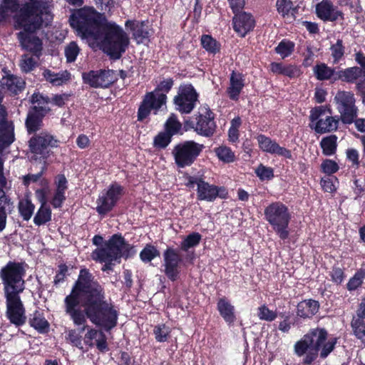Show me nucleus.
Wrapping results in <instances>:
<instances>
[{"instance_id":"nucleus-1","label":"nucleus","mask_w":365,"mask_h":365,"mask_svg":"<svg viewBox=\"0 0 365 365\" xmlns=\"http://www.w3.org/2000/svg\"><path fill=\"white\" fill-rule=\"evenodd\" d=\"M70 23L78 36L94 41L113 58H119L128 46L129 38L123 29L106 21L92 7L85 6L75 11L70 18Z\"/></svg>"},{"instance_id":"nucleus-2","label":"nucleus","mask_w":365,"mask_h":365,"mask_svg":"<svg viewBox=\"0 0 365 365\" xmlns=\"http://www.w3.org/2000/svg\"><path fill=\"white\" fill-rule=\"evenodd\" d=\"M78 287L86 299V314L91 322L106 330L117 324L118 312L114 306L105 300L104 292L99 284L86 270L81 269L78 279Z\"/></svg>"},{"instance_id":"nucleus-3","label":"nucleus","mask_w":365,"mask_h":365,"mask_svg":"<svg viewBox=\"0 0 365 365\" xmlns=\"http://www.w3.org/2000/svg\"><path fill=\"white\" fill-rule=\"evenodd\" d=\"M29 5L21 7L15 16L16 23L23 28L18 37L22 47L33 53L37 58L41 54L43 48L41 40L34 34L47 27L53 19L50 12H32Z\"/></svg>"},{"instance_id":"nucleus-4","label":"nucleus","mask_w":365,"mask_h":365,"mask_svg":"<svg viewBox=\"0 0 365 365\" xmlns=\"http://www.w3.org/2000/svg\"><path fill=\"white\" fill-rule=\"evenodd\" d=\"M132 247L125 243L121 235H114L105 245L96 249L91 254V257L96 261L105 262L103 271L111 269L110 263L121 257H128Z\"/></svg>"},{"instance_id":"nucleus-5","label":"nucleus","mask_w":365,"mask_h":365,"mask_svg":"<svg viewBox=\"0 0 365 365\" xmlns=\"http://www.w3.org/2000/svg\"><path fill=\"white\" fill-rule=\"evenodd\" d=\"M26 270L23 264L9 262L0 271L5 296L18 295L24 289Z\"/></svg>"},{"instance_id":"nucleus-6","label":"nucleus","mask_w":365,"mask_h":365,"mask_svg":"<svg viewBox=\"0 0 365 365\" xmlns=\"http://www.w3.org/2000/svg\"><path fill=\"white\" fill-rule=\"evenodd\" d=\"M264 215L265 220L280 239L288 238L291 215L286 205L280 202H272L265 207Z\"/></svg>"},{"instance_id":"nucleus-7","label":"nucleus","mask_w":365,"mask_h":365,"mask_svg":"<svg viewBox=\"0 0 365 365\" xmlns=\"http://www.w3.org/2000/svg\"><path fill=\"white\" fill-rule=\"evenodd\" d=\"M59 141L48 132H41L34 135L29 141V145L32 154L31 159L43 160V163L51 155V149L57 148Z\"/></svg>"},{"instance_id":"nucleus-8","label":"nucleus","mask_w":365,"mask_h":365,"mask_svg":"<svg viewBox=\"0 0 365 365\" xmlns=\"http://www.w3.org/2000/svg\"><path fill=\"white\" fill-rule=\"evenodd\" d=\"M334 103L340 114V120L346 124H351L357 116L358 109L353 93L339 91L334 98Z\"/></svg>"},{"instance_id":"nucleus-9","label":"nucleus","mask_w":365,"mask_h":365,"mask_svg":"<svg viewBox=\"0 0 365 365\" xmlns=\"http://www.w3.org/2000/svg\"><path fill=\"white\" fill-rule=\"evenodd\" d=\"M202 148V145L191 140L176 145L172 151L175 163L180 168L190 165L199 155Z\"/></svg>"},{"instance_id":"nucleus-10","label":"nucleus","mask_w":365,"mask_h":365,"mask_svg":"<svg viewBox=\"0 0 365 365\" xmlns=\"http://www.w3.org/2000/svg\"><path fill=\"white\" fill-rule=\"evenodd\" d=\"M83 291L78 287V281L76 282L71 293L65 299L66 312L73 320L74 324L82 325L86 322L85 314L83 311L78 308L81 302L86 308V299L81 295Z\"/></svg>"},{"instance_id":"nucleus-11","label":"nucleus","mask_w":365,"mask_h":365,"mask_svg":"<svg viewBox=\"0 0 365 365\" xmlns=\"http://www.w3.org/2000/svg\"><path fill=\"white\" fill-rule=\"evenodd\" d=\"M310 120L314 123V130L318 133H325L336 130L339 118L336 116L326 115L325 109L320 106L311 110Z\"/></svg>"},{"instance_id":"nucleus-12","label":"nucleus","mask_w":365,"mask_h":365,"mask_svg":"<svg viewBox=\"0 0 365 365\" xmlns=\"http://www.w3.org/2000/svg\"><path fill=\"white\" fill-rule=\"evenodd\" d=\"M166 99V94L159 92V91H153L146 93L138 109V120H143L147 118L152 110L155 111V113H157L158 110L165 106Z\"/></svg>"},{"instance_id":"nucleus-13","label":"nucleus","mask_w":365,"mask_h":365,"mask_svg":"<svg viewBox=\"0 0 365 365\" xmlns=\"http://www.w3.org/2000/svg\"><path fill=\"white\" fill-rule=\"evenodd\" d=\"M197 93L192 86H181L178 95L174 98L176 109L181 113H191L197 101Z\"/></svg>"},{"instance_id":"nucleus-14","label":"nucleus","mask_w":365,"mask_h":365,"mask_svg":"<svg viewBox=\"0 0 365 365\" xmlns=\"http://www.w3.org/2000/svg\"><path fill=\"white\" fill-rule=\"evenodd\" d=\"M5 297L6 299V317L10 322L16 327L24 324L26 317L19 294L5 296Z\"/></svg>"},{"instance_id":"nucleus-15","label":"nucleus","mask_w":365,"mask_h":365,"mask_svg":"<svg viewBox=\"0 0 365 365\" xmlns=\"http://www.w3.org/2000/svg\"><path fill=\"white\" fill-rule=\"evenodd\" d=\"M123 194V187L113 184L108 190L99 196L97 200L96 210L99 214H106L110 211Z\"/></svg>"},{"instance_id":"nucleus-16","label":"nucleus","mask_w":365,"mask_h":365,"mask_svg":"<svg viewBox=\"0 0 365 365\" xmlns=\"http://www.w3.org/2000/svg\"><path fill=\"white\" fill-rule=\"evenodd\" d=\"M82 76L84 83L93 88H106L117 80V73L112 70L91 71Z\"/></svg>"},{"instance_id":"nucleus-17","label":"nucleus","mask_w":365,"mask_h":365,"mask_svg":"<svg viewBox=\"0 0 365 365\" xmlns=\"http://www.w3.org/2000/svg\"><path fill=\"white\" fill-rule=\"evenodd\" d=\"M186 185L194 187L197 185V195L200 200L213 201L220 194V188L206 182L200 178L189 176Z\"/></svg>"},{"instance_id":"nucleus-18","label":"nucleus","mask_w":365,"mask_h":365,"mask_svg":"<svg viewBox=\"0 0 365 365\" xmlns=\"http://www.w3.org/2000/svg\"><path fill=\"white\" fill-rule=\"evenodd\" d=\"M215 128L212 112L207 108L202 109L196 117V123L193 126L194 130L199 135L209 137L214 133Z\"/></svg>"},{"instance_id":"nucleus-19","label":"nucleus","mask_w":365,"mask_h":365,"mask_svg":"<svg viewBox=\"0 0 365 365\" xmlns=\"http://www.w3.org/2000/svg\"><path fill=\"white\" fill-rule=\"evenodd\" d=\"M317 16L324 21L344 19V14L330 0H322L316 5Z\"/></svg>"},{"instance_id":"nucleus-20","label":"nucleus","mask_w":365,"mask_h":365,"mask_svg":"<svg viewBox=\"0 0 365 365\" xmlns=\"http://www.w3.org/2000/svg\"><path fill=\"white\" fill-rule=\"evenodd\" d=\"M6 184L5 176L0 175V231L5 229L7 215L12 212L14 207L13 202L4 190Z\"/></svg>"},{"instance_id":"nucleus-21","label":"nucleus","mask_w":365,"mask_h":365,"mask_svg":"<svg viewBox=\"0 0 365 365\" xmlns=\"http://www.w3.org/2000/svg\"><path fill=\"white\" fill-rule=\"evenodd\" d=\"M165 273L167 277L175 281L179 274V264L182 261L180 255L173 249L168 248L163 254Z\"/></svg>"},{"instance_id":"nucleus-22","label":"nucleus","mask_w":365,"mask_h":365,"mask_svg":"<svg viewBox=\"0 0 365 365\" xmlns=\"http://www.w3.org/2000/svg\"><path fill=\"white\" fill-rule=\"evenodd\" d=\"M257 140L259 148L266 153L274 154L286 158H291V152L284 147H281L276 141L265 136L264 135H259Z\"/></svg>"},{"instance_id":"nucleus-23","label":"nucleus","mask_w":365,"mask_h":365,"mask_svg":"<svg viewBox=\"0 0 365 365\" xmlns=\"http://www.w3.org/2000/svg\"><path fill=\"white\" fill-rule=\"evenodd\" d=\"M233 23L235 31L242 37L252 30L255 26L252 16L245 12L236 14L233 19Z\"/></svg>"},{"instance_id":"nucleus-24","label":"nucleus","mask_w":365,"mask_h":365,"mask_svg":"<svg viewBox=\"0 0 365 365\" xmlns=\"http://www.w3.org/2000/svg\"><path fill=\"white\" fill-rule=\"evenodd\" d=\"M1 86L12 94H17L21 92L25 86L24 81L19 76L8 74L1 79Z\"/></svg>"},{"instance_id":"nucleus-25","label":"nucleus","mask_w":365,"mask_h":365,"mask_svg":"<svg viewBox=\"0 0 365 365\" xmlns=\"http://www.w3.org/2000/svg\"><path fill=\"white\" fill-rule=\"evenodd\" d=\"M360 78H363L362 69L358 66H353L338 71L334 81L341 80L346 83H354Z\"/></svg>"},{"instance_id":"nucleus-26","label":"nucleus","mask_w":365,"mask_h":365,"mask_svg":"<svg viewBox=\"0 0 365 365\" xmlns=\"http://www.w3.org/2000/svg\"><path fill=\"white\" fill-rule=\"evenodd\" d=\"M244 87L243 76L237 72H232L230 79V86L227 93L232 100H237L238 96Z\"/></svg>"},{"instance_id":"nucleus-27","label":"nucleus","mask_w":365,"mask_h":365,"mask_svg":"<svg viewBox=\"0 0 365 365\" xmlns=\"http://www.w3.org/2000/svg\"><path fill=\"white\" fill-rule=\"evenodd\" d=\"M125 26L133 32V36L138 43H143L148 38L149 33L144 22L128 21Z\"/></svg>"},{"instance_id":"nucleus-28","label":"nucleus","mask_w":365,"mask_h":365,"mask_svg":"<svg viewBox=\"0 0 365 365\" xmlns=\"http://www.w3.org/2000/svg\"><path fill=\"white\" fill-rule=\"evenodd\" d=\"M270 70L275 74H282L289 78H297L300 76V69L294 65H284L279 63H272Z\"/></svg>"},{"instance_id":"nucleus-29","label":"nucleus","mask_w":365,"mask_h":365,"mask_svg":"<svg viewBox=\"0 0 365 365\" xmlns=\"http://www.w3.org/2000/svg\"><path fill=\"white\" fill-rule=\"evenodd\" d=\"M319 309L318 302L315 300H304L297 305V315L300 317H311L315 314Z\"/></svg>"},{"instance_id":"nucleus-30","label":"nucleus","mask_w":365,"mask_h":365,"mask_svg":"<svg viewBox=\"0 0 365 365\" xmlns=\"http://www.w3.org/2000/svg\"><path fill=\"white\" fill-rule=\"evenodd\" d=\"M217 309L226 322L232 324L235 322V315L234 306L226 299L222 298L218 301Z\"/></svg>"},{"instance_id":"nucleus-31","label":"nucleus","mask_w":365,"mask_h":365,"mask_svg":"<svg viewBox=\"0 0 365 365\" xmlns=\"http://www.w3.org/2000/svg\"><path fill=\"white\" fill-rule=\"evenodd\" d=\"M327 331L323 329H316L312 330L305 336L309 338V344L312 347L314 351L317 352L319 348L322 347L323 343L327 339Z\"/></svg>"},{"instance_id":"nucleus-32","label":"nucleus","mask_w":365,"mask_h":365,"mask_svg":"<svg viewBox=\"0 0 365 365\" xmlns=\"http://www.w3.org/2000/svg\"><path fill=\"white\" fill-rule=\"evenodd\" d=\"M46 113L30 110L26 120V126L29 133L38 130L42 126V118Z\"/></svg>"},{"instance_id":"nucleus-33","label":"nucleus","mask_w":365,"mask_h":365,"mask_svg":"<svg viewBox=\"0 0 365 365\" xmlns=\"http://www.w3.org/2000/svg\"><path fill=\"white\" fill-rule=\"evenodd\" d=\"M313 71L317 79L319 81L334 80L336 73L334 68L324 63L317 64L314 67Z\"/></svg>"},{"instance_id":"nucleus-34","label":"nucleus","mask_w":365,"mask_h":365,"mask_svg":"<svg viewBox=\"0 0 365 365\" xmlns=\"http://www.w3.org/2000/svg\"><path fill=\"white\" fill-rule=\"evenodd\" d=\"M43 76L47 81L53 86H61L70 78V73L66 71L54 73L50 70H45Z\"/></svg>"},{"instance_id":"nucleus-35","label":"nucleus","mask_w":365,"mask_h":365,"mask_svg":"<svg viewBox=\"0 0 365 365\" xmlns=\"http://www.w3.org/2000/svg\"><path fill=\"white\" fill-rule=\"evenodd\" d=\"M29 324L39 332H45L48 328V322L39 312H35L29 318Z\"/></svg>"},{"instance_id":"nucleus-36","label":"nucleus","mask_w":365,"mask_h":365,"mask_svg":"<svg viewBox=\"0 0 365 365\" xmlns=\"http://www.w3.org/2000/svg\"><path fill=\"white\" fill-rule=\"evenodd\" d=\"M31 102L34 105L31 110H36V112L44 113L49 110L48 98L40 93H34L31 98Z\"/></svg>"},{"instance_id":"nucleus-37","label":"nucleus","mask_w":365,"mask_h":365,"mask_svg":"<svg viewBox=\"0 0 365 365\" xmlns=\"http://www.w3.org/2000/svg\"><path fill=\"white\" fill-rule=\"evenodd\" d=\"M336 140L337 137L335 135H331L322 139L320 145L325 155H331L335 153Z\"/></svg>"},{"instance_id":"nucleus-38","label":"nucleus","mask_w":365,"mask_h":365,"mask_svg":"<svg viewBox=\"0 0 365 365\" xmlns=\"http://www.w3.org/2000/svg\"><path fill=\"white\" fill-rule=\"evenodd\" d=\"M51 220V210L48 205H41L34 218L35 225L40 226Z\"/></svg>"},{"instance_id":"nucleus-39","label":"nucleus","mask_w":365,"mask_h":365,"mask_svg":"<svg viewBox=\"0 0 365 365\" xmlns=\"http://www.w3.org/2000/svg\"><path fill=\"white\" fill-rule=\"evenodd\" d=\"M35 205L29 199H23L19 203V210L22 218L28 221L29 220L34 212Z\"/></svg>"},{"instance_id":"nucleus-40","label":"nucleus","mask_w":365,"mask_h":365,"mask_svg":"<svg viewBox=\"0 0 365 365\" xmlns=\"http://www.w3.org/2000/svg\"><path fill=\"white\" fill-rule=\"evenodd\" d=\"M36 58V56L34 58L29 54L23 55L19 62L21 70L24 73H29L34 70L37 66Z\"/></svg>"},{"instance_id":"nucleus-41","label":"nucleus","mask_w":365,"mask_h":365,"mask_svg":"<svg viewBox=\"0 0 365 365\" xmlns=\"http://www.w3.org/2000/svg\"><path fill=\"white\" fill-rule=\"evenodd\" d=\"M201 240V235L197 232H192L187 235L181 242L180 247L184 251L196 247Z\"/></svg>"},{"instance_id":"nucleus-42","label":"nucleus","mask_w":365,"mask_h":365,"mask_svg":"<svg viewBox=\"0 0 365 365\" xmlns=\"http://www.w3.org/2000/svg\"><path fill=\"white\" fill-rule=\"evenodd\" d=\"M165 128V132L173 136L180 132L182 125L177 119V117L174 114H172L167 120Z\"/></svg>"},{"instance_id":"nucleus-43","label":"nucleus","mask_w":365,"mask_h":365,"mask_svg":"<svg viewBox=\"0 0 365 365\" xmlns=\"http://www.w3.org/2000/svg\"><path fill=\"white\" fill-rule=\"evenodd\" d=\"M215 154L218 158L225 163H232L235 160V156L230 148L220 146L215 148Z\"/></svg>"},{"instance_id":"nucleus-44","label":"nucleus","mask_w":365,"mask_h":365,"mask_svg":"<svg viewBox=\"0 0 365 365\" xmlns=\"http://www.w3.org/2000/svg\"><path fill=\"white\" fill-rule=\"evenodd\" d=\"M159 255V251L150 245H147L140 253V259L144 262H149Z\"/></svg>"},{"instance_id":"nucleus-45","label":"nucleus","mask_w":365,"mask_h":365,"mask_svg":"<svg viewBox=\"0 0 365 365\" xmlns=\"http://www.w3.org/2000/svg\"><path fill=\"white\" fill-rule=\"evenodd\" d=\"M294 47V44L292 41L283 40L275 48V51L282 58H284L291 55Z\"/></svg>"},{"instance_id":"nucleus-46","label":"nucleus","mask_w":365,"mask_h":365,"mask_svg":"<svg viewBox=\"0 0 365 365\" xmlns=\"http://www.w3.org/2000/svg\"><path fill=\"white\" fill-rule=\"evenodd\" d=\"M351 327L355 336L365 344V322L361 319H356L351 322Z\"/></svg>"},{"instance_id":"nucleus-47","label":"nucleus","mask_w":365,"mask_h":365,"mask_svg":"<svg viewBox=\"0 0 365 365\" xmlns=\"http://www.w3.org/2000/svg\"><path fill=\"white\" fill-rule=\"evenodd\" d=\"M171 329L165 324H159L154 328L153 332L155 339L159 342L168 340Z\"/></svg>"},{"instance_id":"nucleus-48","label":"nucleus","mask_w":365,"mask_h":365,"mask_svg":"<svg viewBox=\"0 0 365 365\" xmlns=\"http://www.w3.org/2000/svg\"><path fill=\"white\" fill-rule=\"evenodd\" d=\"M257 317L261 320L272 322L277 317V313L269 309L266 305H262L257 309Z\"/></svg>"},{"instance_id":"nucleus-49","label":"nucleus","mask_w":365,"mask_h":365,"mask_svg":"<svg viewBox=\"0 0 365 365\" xmlns=\"http://www.w3.org/2000/svg\"><path fill=\"white\" fill-rule=\"evenodd\" d=\"M79 52L80 48L76 42L71 41L69 43L64 49L67 62L71 63L75 61Z\"/></svg>"},{"instance_id":"nucleus-50","label":"nucleus","mask_w":365,"mask_h":365,"mask_svg":"<svg viewBox=\"0 0 365 365\" xmlns=\"http://www.w3.org/2000/svg\"><path fill=\"white\" fill-rule=\"evenodd\" d=\"M241 125L240 117L233 118L231 121V125L228 130L229 140L232 143H236L239 138V128Z\"/></svg>"},{"instance_id":"nucleus-51","label":"nucleus","mask_w":365,"mask_h":365,"mask_svg":"<svg viewBox=\"0 0 365 365\" xmlns=\"http://www.w3.org/2000/svg\"><path fill=\"white\" fill-rule=\"evenodd\" d=\"M201 43L202 47L208 52L215 53L219 51V44L210 36H202L201 38Z\"/></svg>"},{"instance_id":"nucleus-52","label":"nucleus","mask_w":365,"mask_h":365,"mask_svg":"<svg viewBox=\"0 0 365 365\" xmlns=\"http://www.w3.org/2000/svg\"><path fill=\"white\" fill-rule=\"evenodd\" d=\"M309 341V336L304 335L302 340L296 343L294 346L295 353L299 356H302L306 351H314Z\"/></svg>"},{"instance_id":"nucleus-53","label":"nucleus","mask_w":365,"mask_h":365,"mask_svg":"<svg viewBox=\"0 0 365 365\" xmlns=\"http://www.w3.org/2000/svg\"><path fill=\"white\" fill-rule=\"evenodd\" d=\"M171 137L167 132H161L154 138V146L158 148H165L171 142Z\"/></svg>"},{"instance_id":"nucleus-54","label":"nucleus","mask_w":365,"mask_h":365,"mask_svg":"<svg viewBox=\"0 0 365 365\" xmlns=\"http://www.w3.org/2000/svg\"><path fill=\"white\" fill-rule=\"evenodd\" d=\"M19 8L18 0H3V4L0 6V9H2L8 17L16 12Z\"/></svg>"},{"instance_id":"nucleus-55","label":"nucleus","mask_w":365,"mask_h":365,"mask_svg":"<svg viewBox=\"0 0 365 365\" xmlns=\"http://www.w3.org/2000/svg\"><path fill=\"white\" fill-rule=\"evenodd\" d=\"M292 2L289 0H277V8L279 14L284 17L289 16L292 10Z\"/></svg>"},{"instance_id":"nucleus-56","label":"nucleus","mask_w":365,"mask_h":365,"mask_svg":"<svg viewBox=\"0 0 365 365\" xmlns=\"http://www.w3.org/2000/svg\"><path fill=\"white\" fill-rule=\"evenodd\" d=\"M331 56L334 58V63H336L344 56V50L342 46V41L337 40L336 43L331 47Z\"/></svg>"},{"instance_id":"nucleus-57","label":"nucleus","mask_w":365,"mask_h":365,"mask_svg":"<svg viewBox=\"0 0 365 365\" xmlns=\"http://www.w3.org/2000/svg\"><path fill=\"white\" fill-rule=\"evenodd\" d=\"M364 278V274L361 272H356L353 277H351L347 283V288L349 290H355L359 287Z\"/></svg>"},{"instance_id":"nucleus-58","label":"nucleus","mask_w":365,"mask_h":365,"mask_svg":"<svg viewBox=\"0 0 365 365\" xmlns=\"http://www.w3.org/2000/svg\"><path fill=\"white\" fill-rule=\"evenodd\" d=\"M67 339L75 346L83 349L81 332L71 329L68 331Z\"/></svg>"},{"instance_id":"nucleus-59","label":"nucleus","mask_w":365,"mask_h":365,"mask_svg":"<svg viewBox=\"0 0 365 365\" xmlns=\"http://www.w3.org/2000/svg\"><path fill=\"white\" fill-rule=\"evenodd\" d=\"M321 167L323 172L328 175L336 173L339 169L338 165L334 161L331 160H324L322 163Z\"/></svg>"},{"instance_id":"nucleus-60","label":"nucleus","mask_w":365,"mask_h":365,"mask_svg":"<svg viewBox=\"0 0 365 365\" xmlns=\"http://www.w3.org/2000/svg\"><path fill=\"white\" fill-rule=\"evenodd\" d=\"M256 174L261 180L269 179L273 177V170L270 168L260 165L256 169Z\"/></svg>"},{"instance_id":"nucleus-61","label":"nucleus","mask_w":365,"mask_h":365,"mask_svg":"<svg viewBox=\"0 0 365 365\" xmlns=\"http://www.w3.org/2000/svg\"><path fill=\"white\" fill-rule=\"evenodd\" d=\"M46 169V163L43 164L41 170L36 174H29L23 177V182L25 185L28 186L31 182H37L41 177L43 170Z\"/></svg>"},{"instance_id":"nucleus-62","label":"nucleus","mask_w":365,"mask_h":365,"mask_svg":"<svg viewBox=\"0 0 365 365\" xmlns=\"http://www.w3.org/2000/svg\"><path fill=\"white\" fill-rule=\"evenodd\" d=\"M283 319L279 322L278 329L283 333H288L292 327V322L289 315H282Z\"/></svg>"},{"instance_id":"nucleus-63","label":"nucleus","mask_w":365,"mask_h":365,"mask_svg":"<svg viewBox=\"0 0 365 365\" xmlns=\"http://www.w3.org/2000/svg\"><path fill=\"white\" fill-rule=\"evenodd\" d=\"M56 192H64L67 189V180L64 175H58L56 180Z\"/></svg>"},{"instance_id":"nucleus-64","label":"nucleus","mask_w":365,"mask_h":365,"mask_svg":"<svg viewBox=\"0 0 365 365\" xmlns=\"http://www.w3.org/2000/svg\"><path fill=\"white\" fill-rule=\"evenodd\" d=\"M66 199L65 193L60 192H55L51 203L54 207H60Z\"/></svg>"}]
</instances>
